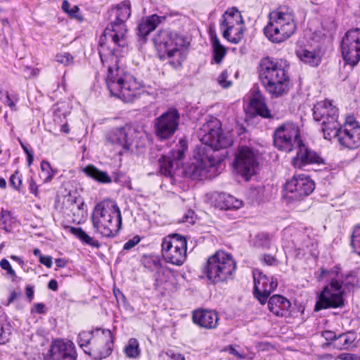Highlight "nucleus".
<instances>
[{"instance_id": "nucleus-1", "label": "nucleus", "mask_w": 360, "mask_h": 360, "mask_svg": "<svg viewBox=\"0 0 360 360\" xmlns=\"http://www.w3.org/2000/svg\"><path fill=\"white\" fill-rule=\"evenodd\" d=\"M200 136L202 145L196 148L184 169L185 176L193 180L216 176L218 167L228 155L226 150L220 155L218 152L233 144L232 139L222 134L220 122L216 118L203 124Z\"/></svg>"}, {"instance_id": "nucleus-2", "label": "nucleus", "mask_w": 360, "mask_h": 360, "mask_svg": "<svg viewBox=\"0 0 360 360\" xmlns=\"http://www.w3.org/2000/svg\"><path fill=\"white\" fill-rule=\"evenodd\" d=\"M110 12L115 15V20L105 27L100 37L99 46L101 48L106 46L110 54L113 56L118 48L125 47L128 44L126 21L131 13L130 1H122L112 6Z\"/></svg>"}, {"instance_id": "nucleus-3", "label": "nucleus", "mask_w": 360, "mask_h": 360, "mask_svg": "<svg viewBox=\"0 0 360 360\" xmlns=\"http://www.w3.org/2000/svg\"><path fill=\"white\" fill-rule=\"evenodd\" d=\"M91 218L95 231L103 237L114 238L122 228L121 212L112 200H103L96 204Z\"/></svg>"}, {"instance_id": "nucleus-4", "label": "nucleus", "mask_w": 360, "mask_h": 360, "mask_svg": "<svg viewBox=\"0 0 360 360\" xmlns=\"http://www.w3.org/2000/svg\"><path fill=\"white\" fill-rule=\"evenodd\" d=\"M105 83L112 96L124 102H132L140 95L142 82L124 72V69H108Z\"/></svg>"}, {"instance_id": "nucleus-5", "label": "nucleus", "mask_w": 360, "mask_h": 360, "mask_svg": "<svg viewBox=\"0 0 360 360\" xmlns=\"http://www.w3.org/2000/svg\"><path fill=\"white\" fill-rule=\"evenodd\" d=\"M337 274L336 271H329L324 267H321L320 271L314 273L318 281H322L325 278L330 279V283L323 288L317 297L314 307L315 311L329 308L335 309L344 306L342 283L333 277Z\"/></svg>"}, {"instance_id": "nucleus-6", "label": "nucleus", "mask_w": 360, "mask_h": 360, "mask_svg": "<svg viewBox=\"0 0 360 360\" xmlns=\"http://www.w3.org/2000/svg\"><path fill=\"white\" fill-rule=\"evenodd\" d=\"M154 41L158 51L162 53L160 58L167 59L174 68L182 65L188 53V49L184 47L183 37L175 32L162 31L155 37Z\"/></svg>"}, {"instance_id": "nucleus-7", "label": "nucleus", "mask_w": 360, "mask_h": 360, "mask_svg": "<svg viewBox=\"0 0 360 360\" xmlns=\"http://www.w3.org/2000/svg\"><path fill=\"white\" fill-rule=\"evenodd\" d=\"M236 262L231 254L217 251L210 256L202 269L208 281L214 284L233 278Z\"/></svg>"}, {"instance_id": "nucleus-8", "label": "nucleus", "mask_w": 360, "mask_h": 360, "mask_svg": "<svg viewBox=\"0 0 360 360\" xmlns=\"http://www.w3.org/2000/svg\"><path fill=\"white\" fill-rule=\"evenodd\" d=\"M259 165L258 150L248 146H238L234 152L232 166L234 172L244 180L249 181L256 174Z\"/></svg>"}, {"instance_id": "nucleus-9", "label": "nucleus", "mask_w": 360, "mask_h": 360, "mask_svg": "<svg viewBox=\"0 0 360 360\" xmlns=\"http://www.w3.org/2000/svg\"><path fill=\"white\" fill-rule=\"evenodd\" d=\"M219 28L223 37L231 44H238L246 30L241 13L236 7L229 8L221 16Z\"/></svg>"}, {"instance_id": "nucleus-10", "label": "nucleus", "mask_w": 360, "mask_h": 360, "mask_svg": "<svg viewBox=\"0 0 360 360\" xmlns=\"http://www.w3.org/2000/svg\"><path fill=\"white\" fill-rule=\"evenodd\" d=\"M338 108L333 105L331 101L325 100L314 105L313 117L316 122H320L325 139L331 140L337 127L340 124L338 122Z\"/></svg>"}, {"instance_id": "nucleus-11", "label": "nucleus", "mask_w": 360, "mask_h": 360, "mask_svg": "<svg viewBox=\"0 0 360 360\" xmlns=\"http://www.w3.org/2000/svg\"><path fill=\"white\" fill-rule=\"evenodd\" d=\"M302 140L298 126L292 122H285L278 125L273 133L274 146L286 153L295 150Z\"/></svg>"}, {"instance_id": "nucleus-12", "label": "nucleus", "mask_w": 360, "mask_h": 360, "mask_svg": "<svg viewBox=\"0 0 360 360\" xmlns=\"http://www.w3.org/2000/svg\"><path fill=\"white\" fill-rule=\"evenodd\" d=\"M187 241L184 236L172 233L162 242V254L165 260L173 265L181 266L186 259Z\"/></svg>"}, {"instance_id": "nucleus-13", "label": "nucleus", "mask_w": 360, "mask_h": 360, "mask_svg": "<svg viewBox=\"0 0 360 360\" xmlns=\"http://www.w3.org/2000/svg\"><path fill=\"white\" fill-rule=\"evenodd\" d=\"M259 77L266 90L275 97L288 91V76L285 69H260Z\"/></svg>"}, {"instance_id": "nucleus-14", "label": "nucleus", "mask_w": 360, "mask_h": 360, "mask_svg": "<svg viewBox=\"0 0 360 360\" xmlns=\"http://www.w3.org/2000/svg\"><path fill=\"white\" fill-rule=\"evenodd\" d=\"M335 131L331 139L336 138L343 147L353 150L360 146V124L354 117H347L344 125L340 124Z\"/></svg>"}, {"instance_id": "nucleus-15", "label": "nucleus", "mask_w": 360, "mask_h": 360, "mask_svg": "<svg viewBox=\"0 0 360 360\" xmlns=\"http://www.w3.org/2000/svg\"><path fill=\"white\" fill-rule=\"evenodd\" d=\"M180 120V114L175 108H170L154 121L156 136L160 140L169 139L177 131Z\"/></svg>"}, {"instance_id": "nucleus-16", "label": "nucleus", "mask_w": 360, "mask_h": 360, "mask_svg": "<svg viewBox=\"0 0 360 360\" xmlns=\"http://www.w3.org/2000/svg\"><path fill=\"white\" fill-rule=\"evenodd\" d=\"M341 52L345 64L355 66L360 60V28H351L342 38Z\"/></svg>"}, {"instance_id": "nucleus-17", "label": "nucleus", "mask_w": 360, "mask_h": 360, "mask_svg": "<svg viewBox=\"0 0 360 360\" xmlns=\"http://www.w3.org/2000/svg\"><path fill=\"white\" fill-rule=\"evenodd\" d=\"M139 134L137 129L127 124L110 129L105 134V140L108 143L127 151L130 149L135 139L138 138Z\"/></svg>"}, {"instance_id": "nucleus-18", "label": "nucleus", "mask_w": 360, "mask_h": 360, "mask_svg": "<svg viewBox=\"0 0 360 360\" xmlns=\"http://www.w3.org/2000/svg\"><path fill=\"white\" fill-rule=\"evenodd\" d=\"M114 337L109 329H102L101 333L92 342L88 349H84L85 354L94 360H101L109 356L112 352Z\"/></svg>"}, {"instance_id": "nucleus-19", "label": "nucleus", "mask_w": 360, "mask_h": 360, "mask_svg": "<svg viewBox=\"0 0 360 360\" xmlns=\"http://www.w3.org/2000/svg\"><path fill=\"white\" fill-rule=\"evenodd\" d=\"M315 188L314 182L304 174L295 175L285 186L287 196L292 200H300L310 195Z\"/></svg>"}, {"instance_id": "nucleus-20", "label": "nucleus", "mask_w": 360, "mask_h": 360, "mask_svg": "<svg viewBox=\"0 0 360 360\" xmlns=\"http://www.w3.org/2000/svg\"><path fill=\"white\" fill-rule=\"evenodd\" d=\"M296 155L291 160V165L294 168L306 170L309 165H324L325 160L320 153L311 149L302 140L296 147Z\"/></svg>"}, {"instance_id": "nucleus-21", "label": "nucleus", "mask_w": 360, "mask_h": 360, "mask_svg": "<svg viewBox=\"0 0 360 360\" xmlns=\"http://www.w3.org/2000/svg\"><path fill=\"white\" fill-rule=\"evenodd\" d=\"M253 277L254 295L262 304H264L271 293L277 288V279L268 276L259 270L254 271Z\"/></svg>"}, {"instance_id": "nucleus-22", "label": "nucleus", "mask_w": 360, "mask_h": 360, "mask_svg": "<svg viewBox=\"0 0 360 360\" xmlns=\"http://www.w3.org/2000/svg\"><path fill=\"white\" fill-rule=\"evenodd\" d=\"M49 352L52 360H76L77 356L75 346L70 340H55Z\"/></svg>"}, {"instance_id": "nucleus-23", "label": "nucleus", "mask_w": 360, "mask_h": 360, "mask_svg": "<svg viewBox=\"0 0 360 360\" xmlns=\"http://www.w3.org/2000/svg\"><path fill=\"white\" fill-rule=\"evenodd\" d=\"M291 27L286 26L285 29H283L281 25H276L273 22V17L270 15V19L264 28L263 32L266 37L271 42L279 44L288 38H289L292 34L290 33Z\"/></svg>"}, {"instance_id": "nucleus-24", "label": "nucleus", "mask_w": 360, "mask_h": 360, "mask_svg": "<svg viewBox=\"0 0 360 360\" xmlns=\"http://www.w3.org/2000/svg\"><path fill=\"white\" fill-rule=\"evenodd\" d=\"M193 322L201 328L213 329L218 326V314L211 310H197L193 314Z\"/></svg>"}, {"instance_id": "nucleus-25", "label": "nucleus", "mask_w": 360, "mask_h": 360, "mask_svg": "<svg viewBox=\"0 0 360 360\" xmlns=\"http://www.w3.org/2000/svg\"><path fill=\"white\" fill-rule=\"evenodd\" d=\"M252 97L250 101V106L257 115L264 118H271V114L269 110L265 98L262 94L257 86H254L251 91Z\"/></svg>"}, {"instance_id": "nucleus-26", "label": "nucleus", "mask_w": 360, "mask_h": 360, "mask_svg": "<svg viewBox=\"0 0 360 360\" xmlns=\"http://www.w3.org/2000/svg\"><path fill=\"white\" fill-rule=\"evenodd\" d=\"M291 303L289 300L281 295H274L268 302V308L277 316L284 317L289 314Z\"/></svg>"}, {"instance_id": "nucleus-27", "label": "nucleus", "mask_w": 360, "mask_h": 360, "mask_svg": "<svg viewBox=\"0 0 360 360\" xmlns=\"http://www.w3.org/2000/svg\"><path fill=\"white\" fill-rule=\"evenodd\" d=\"M214 207L220 210H238L242 207L241 200L226 193H216L213 195Z\"/></svg>"}, {"instance_id": "nucleus-28", "label": "nucleus", "mask_w": 360, "mask_h": 360, "mask_svg": "<svg viewBox=\"0 0 360 360\" xmlns=\"http://www.w3.org/2000/svg\"><path fill=\"white\" fill-rule=\"evenodd\" d=\"M166 20V16L153 14L143 18L138 25L137 34L146 38L151 32L155 30L159 24Z\"/></svg>"}, {"instance_id": "nucleus-29", "label": "nucleus", "mask_w": 360, "mask_h": 360, "mask_svg": "<svg viewBox=\"0 0 360 360\" xmlns=\"http://www.w3.org/2000/svg\"><path fill=\"white\" fill-rule=\"evenodd\" d=\"M356 334L352 330L338 335L335 341V349L338 350H349L355 347Z\"/></svg>"}, {"instance_id": "nucleus-30", "label": "nucleus", "mask_w": 360, "mask_h": 360, "mask_svg": "<svg viewBox=\"0 0 360 360\" xmlns=\"http://www.w3.org/2000/svg\"><path fill=\"white\" fill-rule=\"evenodd\" d=\"M67 229L70 233L81 240L82 243L96 248L101 247L99 241L94 240L92 237L89 236L81 227L68 226Z\"/></svg>"}, {"instance_id": "nucleus-31", "label": "nucleus", "mask_w": 360, "mask_h": 360, "mask_svg": "<svg viewBox=\"0 0 360 360\" xmlns=\"http://www.w3.org/2000/svg\"><path fill=\"white\" fill-rule=\"evenodd\" d=\"M84 173L89 177L101 184H109L112 182L111 177L106 172L101 171L94 165H88L83 169Z\"/></svg>"}, {"instance_id": "nucleus-32", "label": "nucleus", "mask_w": 360, "mask_h": 360, "mask_svg": "<svg viewBox=\"0 0 360 360\" xmlns=\"http://www.w3.org/2000/svg\"><path fill=\"white\" fill-rule=\"evenodd\" d=\"M273 22L281 25L283 29H285L286 26L290 27V33L291 34H293L296 30V23L291 13L278 11L273 17Z\"/></svg>"}, {"instance_id": "nucleus-33", "label": "nucleus", "mask_w": 360, "mask_h": 360, "mask_svg": "<svg viewBox=\"0 0 360 360\" xmlns=\"http://www.w3.org/2000/svg\"><path fill=\"white\" fill-rule=\"evenodd\" d=\"M102 329L96 328L93 330L81 332L77 337V343L79 346L83 350L88 349V348L90 347L89 345H91L94 340H95L97 337L95 335V333L99 332Z\"/></svg>"}, {"instance_id": "nucleus-34", "label": "nucleus", "mask_w": 360, "mask_h": 360, "mask_svg": "<svg viewBox=\"0 0 360 360\" xmlns=\"http://www.w3.org/2000/svg\"><path fill=\"white\" fill-rule=\"evenodd\" d=\"M211 39L213 48V59L217 64H219L226 54V49L221 44L217 35L212 36Z\"/></svg>"}, {"instance_id": "nucleus-35", "label": "nucleus", "mask_w": 360, "mask_h": 360, "mask_svg": "<svg viewBox=\"0 0 360 360\" xmlns=\"http://www.w3.org/2000/svg\"><path fill=\"white\" fill-rule=\"evenodd\" d=\"M300 58L305 64L315 67L318 66L321 61L319 53L308 50H303L300 55Z\"/></svg>"}, {"instance_id": "nucleus-36", "label": "nucleus", "mask_w": 360, "mask_h": 360, "mask_svg": "<svg viewBox=\"0 0 360 360\" xmlns=\"http://www.w3.org/2000/svg\"><path fill=\"white\" fill-rule=\"evenodd\" d=\"M290 64L286 60L266 56L261 59L259 68H288Z\"/></svg>"}, {"instance_id": "nucleus-37", "label": "nucleus", "mask_w": 360, "mask_h": 360, "mask_svg": "<svg viewBox=\"0 0 360 360\" xmlns=\"http://www.w3.org/2000/svg\"><path fill=\"white\" fill-rule=\"evenodd\" d=\"M253 246L258 248L269 249L271 244L270 234L265 232L259 233L252 240Z\"/></svg>"}, {"instance_id": "nucleus-38", "label": "nucleus", "mask_w": 360, "mask_h": 360, "mask_svg": "<svg viewBox=\"0 0 360 360\" xmlns=\"http://www.w3.org/2000/svg\"><path fill=\"white\" fill-rule=\"evenodd\" d=\"M187 149L188 144L186 141L180 139L176 148L171 150L169 158H171L173 161L181 160L184 158L185 151Z\"/></svg>"}, {"instance_id": "nucleus-39", "label": "nucleus", "mask_w": 360, "mask_h": 360, "mask_svg": "<svg viewBox=\"0 0 360 360\" xmlns=\"http://www.w3.org/2000/svg\"><path fill=\"white\" fill-rule=\"evenodd\" d=\"M70 3L68 0H63L62 3V9L68 13L71 18L76 19L79 22L83 21L84 17L82 15L80 9L78 6L75 5L72 8H70Z\"/></svg>"}, {"instance_id": "nucleus-40", "label": "nucleus", "mask_w": 360, "mask_h": 360, "mask_svg": "<svg viewBox=\"0 0 360 360\" xmlns=\"http://www.w3.org/2000/svg\"><path fill=\"white\" fill-rule=\"evenodd\" d=\"M124 353L129 358H137L140 355L139 343L136 338L129 339L124 348Z\"/></svg>"}, {"instance_id": "nucleus-41", "label": "nucleus", "mask_w": 360, "mask_h": 360, "mask_svg": "<svg viewBox=\"0 0 360 360\" xmlns=\"http://www.w3.org/2000/svg\"><path fill=\"white\" fill-rule=\"evenodd\" d=\"M41 174L40 177L42 179L44 183L51 181L56 174V172L52 169L50 163L46 160L41 162Z\"/></svg>"}, {"instance_id": "nucleus-42", "label": "nucleus", "mask_w": 360, "mask_h": 360, "mask_svg": "<svg viewBox=\"0 0 360 360\" xmlns=\"http://www.w3.org/2000/svg\"><path fill=\"white\" fill-rule=\"evenodd\" d=\"M159 167L160 172L165 176H170L172 174L173 167V160L171 158L162 155L159 160Z\"/></svg>"}, {"instance_id": "nucleus-43", "label": "nucleus", "mask_w": 360, "mask_h": 360, "mask_svg": "<svg viewBox=\"0 0 360 360\" xmlns=\"http://www.w3.org/2000/svg\"><path fill=\"white\" fill-rule=\"evenodd\" d=\"M142 263L144 267L150 271L158 270L161 267L160 258L155 255L145 256Z\"/></svg>"}, {"instance_id": "nucleus-44", "label": "nucleus", "mask_w": 360, "mask_h": 360, "mask_svg": "<svg viewBox=\"0 0 360 360\" xmlns=\"http://www.w3.org/2000/svg\"><path fill=\"white\" fill-rule=\"evenodd\" d=\"M0 221L2 228L7 232L10 231L14 221V218L12 217L11 212L2 209Z\"/></svg>"}, {"instance_id": "nucleus-45", "label": "nucleus", "mask_w": 360, "mask_h": 360, "mask_svg": "<svg viewBox=\"0 0 360 360\" xmlns=\"http://www.w3.org/2000/svg\"><path fill=\"white\" fill-rule=\"evenodd\" d=\"M351 245L354 251L360 255V224H356L353 228Z\"/></svg>"}, {"instance_id": "nucleus-46", "label": "nucleus", "mask_w": 360, "mask_h": 360, "mask_svg": "<svg viewBox=\"0 0 360 360\" xmlns=\"http://www.w3.org/2000/svg\"><path fill=\"white\" fill-rule=\"evenodd\" d=\"M56 61L59 63L65 65H71L73 63V56L70 53H58L56 56Z\"/></svg>"}, {"instance_id": "nucleus-47", "label": "nucleus", "mask_w": 360, "mask_h": 360, "mask_svg": "<svg viewBox=\"0 0 360 360\" xmlns=\"http://www.w3.org/2000/svg\"><path fill=\"white\" fill-rule=\"evenodd\" d=\"M229 75L227 70H224L218 77V84L224 89L229 88L232 85V81L229 79Z\"/></svg>"}, {"instance_id": "nucleus-48", "label": "nucleus", "mask_w": 360, "mask_h": 360, "mask_svg": "<svg viewBox=\"0 0 360 360\" xmlns=\"http://www.w3.org/2000/svg\"><path fill=\"white\" fill-rule=\"evenodd\" d=\"M9 184L15 190L19 191L22 184V180L18 171H15L9 179Z\"/></svg>"}, {"instance_id": "nucleus-49", "label": "nucleus", "mask_w": 360, "mask_h": 360, "mask_svg": "<svg viewBox=\"0 0 360 360\" xmlns=\"http://www.w3.org/2000/svg\"><path fill=\"white\" fill-rule=\"evenodd\" d=\"M18 101V97L16 94H10L6 92V104L10 107L12 110H15L16 103Z\"/></svg>"}, {"instance_id": "nucleus-50", "label": "nucleus", "mask_w": 360, "mask_h": 360, "mask_svg": "<svg viewBox=\"0 0 360 360\" xmlns=\"http://www.w3.org/2000/svg\"><path fill=\"white\" fill-rule=\"evenodd\" d=\"M0 266L2 269L6 270L7 274L12 278H15L16 274L15 271L12 269L9 262L6 259H2L0 262Z\"/></svg>"}, {"instance_id": "nucleus-51", "label": "nucleus", "mask_w": 360, "mask_h": 360, "mask_svg": "<svg viewBox=\"0 0 360 360\" xmlns=\"http://www.w3.org/2000/svg\"><path fill=\"white\" fill-rule=\"evenodd\" d=\"M262 261L266 265L269 266H277L279 263L276 257L272 256L269 254H264L262 256Z\"/></svg>"}, {"instance_id": "nucleus-52", "label": "nucleus", "mask_w": 360, "mask_h": 360, "mask_svg": "<svg viewBox=\"0 0 360 360\" xmlns=\"http://www.w3.org/2000/svg\"><path fill=\"white\" fill-rule=\"evenodd\" d=\"M141 241L139 236H135L131 239L126 242L123 246V250H129L133 248L135 245L139 244Z\"/></svg>"}, {"instance_id": "nucleus-53", "label": "nucleus", "mask_w": 360, "mask_h": 360, "mask_svg": "<svg viewBox=\"0 0 360 360\" xmlns=\"http://www.w3.org/2000/svg\"><path fill=\"white\" fill-rule=\"evenodd\" d=\"M195 212L192 210H189L183 216L181 221L183 223H188L190 224H193L195 222L194 220Z\"/></svg>"}, {"instance_id": "nucleus-54", "label": "nucleus", "mask_w": 360, "mask_h": 360, "mask_svg": "<svg viewBox=\"0 0 360 360\" xmlns=\"http://www.w3.org/2000/svg\"><path fill=\"white\" fill-rule=\"evenodd\" d=\"M23 77L25 79H30L32 77H35L39 72V69H23Z\"/></svg>"}, {"instance_id": "nucleus-55", "label": "nucleus", "mask_w": 360, "mask_h": 360, "mask_svg": "<svg viewBox=\"0 0 360 360\" xmlns=\"http://www.w3.org/2000/svg\"><path fill=\"white\" fill-rule=\"evenodd\" d=\"M321 336L325 338L326 341H336L338 335L332 330H323L321 333Z\"/></svg>"}, {"instance_id": "nucleus-56", "label": "nucleus", "mask_w": 360, "mask_h": 360, "mask_svg": "<svg viewBox=\"0 0 360 360\" xmlns=\"http://www.w3.org/2000/svg\"><path fill=\"white\" fill-rule=\"evenodd\" d=\"M338 358L340 360H360V356L356 354L342 353Z\"/></svg>"}, {"instance_id": "nucleus-57", "label": "nucleus", "mask_w": 360, "mask_h": 360, "mask_svg": "<svg viewBox=\"0 0 360 360\" xmlns=\"http://www.w3.org/2000/svg\"><path fill=\"white\" fill-rule=\"evenodd\" d=\"M29 190L30 193L34 195L36 197L38 196L39 192H38V186L36 184V182L34 181L32 178H30L29 179Z\"/></svg>"}, {"instance_id": "nucleus-58", "label": "nucleus", "mask_w": 360, "mask_h": 360, "mask_svg": "<svg viewBox=\"0 0 360 360\" xmlns=\"http://www.w3.org/2000/svg\"><path fill=\"white\" fill-rule=\"evenodd\" d=\"M39 262L47 268L52 266V257L51 256L40 255Z\"/></svg>"}, {"instance_id": "nucleus-59", "label": "nucleus", "mask_w": 360, "mask_h": 360, "mask_svg": "<svg viewBox=\"0 0 360 360\" xmlns=\"http://www.w3.org/2000/svg\"><path fill=\"white\" fill-rule=\"evenodd\" d=\"M167 355L169 357V360H185V357L183 354L175 353L171 350L167 352Z\"/></svg>"}, {"instance_id": "nucleus-60", "label": "nucleus", "mask_w": 360, "mask_h": 360, "mask_svg": "<svg viewBox=\"0 0 360 360\" xmlns=\"http://www.w3.org/2000/svg\"><path fill=\"white\" fill-rule=\"evenodd\" d=\"M226 351H227L229 354H232V355H233V356H236L238 359H244V358H245V355L241 354H240L238 350H236V349H235V347H233L232 345H229V346L227 347Z\"/></svg>"}, {"instance_id": "nucleus-61", "label": "nucleus", "mask_w": 360, "mask_h": 360, "mask_svg": "<svg viewBox=\"0 0 360 360\" xmlns=\"http://www.w3.org/2000/svg\"><path fill=\"white\" fill-rule=\"evenodd\" d=\"M114 295H115V297H116L117 302H120L121 300L123 303L127 302L126 297L119 289L114 290Z\"/></svg>"}, {"instance_id": "nucleus-62", "label": "nucleus", "mask_w": 360, "mask_h": 360, "mask_svg": "<svg viewBox=\"0 0 360 360\" xmlns=\"http://www.w3.org/2000/svg\"><path fill=\"white\" fill-rule=\"evenodd\" d=\"M34 311L39 314L46 313L45 304L43 303H37L34 304Z\"/></svg>"}, {"instance_id": "nucleus-63", "label": "nucleus", "mask_w": 360, "mask_h": 360, "mask_svg": "<svg viewBox=\"0 0 360 360\" xmlns=\"http://www.w3.org/2000/svg\"><path fill=\"white\" fill-rule=\"evenodd\" d=\"M26 296L29 300V302H31L34 297V290L32 286L27 285L25 289Z\"/></svg>"}, {"instance_id": "nucleus-64", "label": "nucleus", "mask_w": 360, "mask_h": 360, "mask_svg": "<svg viewBox=\"0 0 360 360\" xmlns=\"http://www.w3.org/2000/svg\"><path fill=\"white\" fill-rule=\"evenodd\" d=\"M48 288L53 291H57L58 289V284L57 281L55 279L50 280L48 283Z\"/></svg>"}]
</instances>
